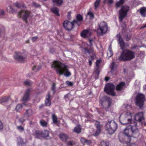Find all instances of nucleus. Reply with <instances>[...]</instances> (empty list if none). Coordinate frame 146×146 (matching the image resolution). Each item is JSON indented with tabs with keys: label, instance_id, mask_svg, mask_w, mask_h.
I'll return each instance as SVG.
<instances>
[{
	"label": "nucleus",
	"instance_id": "f257e3e1",
	"mask_svg": "<svg viewBox=\"0 0 146 146\" xmlns=\"http://www.w3.org/2000/svg\"><path fill=\"white\" fill-rule=\"evenodd\" d=\"M118 41L121 49L122 50L118 57L119 60L120 61L126 62L130 61L134 58L135 57V52L129 50H125V43L120 35H119Z\"/></svg>",
	"mask_w": 146,
	"mask_h": 146
},
{
	"label": "nucleus",
	"instance_id": "49530a36",
	"mask_svg": "<svg viewBox=\"0 0 146 146\" xmlns=\"http://www.w3.org/2000/svg\"><path fill=\"white\" fill-rule=\"evenodd\" d=\"M25 121V119L23 117L20 118L19 119V122L21 124H23V125H25V124H23V123Z\"/></svg>",
	"mask_w": 146,
	"mask_h": 146
},
{
	"label": "nucleus",
	"instance_id": "603ef678",
	"mask_svg": "<svg viewBox=\"0 0 146 146\" xmlns=\"http://www.w3.org/2000/svg\"><path fill=\"white\" fill-rule=\"evenodd\" d=\"M66 83L68 86H72L74 84L73 82L68 81H66Z\"/></svg>",
	"mask_w": 146,
	"mask_h": 146
},
{
	"label": "nucleus",
	"instance_id": "423d86ee",
	"mask_svg": "<svg viewBox=\"0 0 146 146\" xmlns=\"http://www.w3.org/2000/svg\"><path fill=\"white\" fill-rule=\"evenodd\" d=\"M115 89V86L112 83H108L105 85L104 91L108 95L115 96L116 95L114 92Z\"/></svg>",
	"mask_w": 146,
	"mask_h": 146
},
{
	"label": "nucleus",
	"instance_id": "393cba45",
	"mask_svg": "<svg viewBox=\"0 0 146 146\" xmlns=\"http://www.w3.org/2000/svg\"><path fill=\"white\" fill-rule=\"evenodd\" d=\"M17 143L18 146H24L25 145L23 139L20 137H19L17 138Z\"/></svg>",
	"mask_w": 146,
	"mask_h": 146
},
{
	"label": "nucleus",
	"instance_id": "09e8293b",
	"mask_svg": "<svg viewBox=\"0 0 146 146\" xmlns=\"http://www.w3.org/2000/svg\"><path fill=\"white\" fill-rule=\"evenodd\" d=\"M41 67L40 66L37 67L36 66H34L32 68L33 70H36V71H38L41 68Z\"/></svg>",
	"mask_w": 146,
	"mask_h": 146
},
{
	"label": "nucleus",
	"instance_id": "2eb2a0df",
	"mask_svg": "<svg viewBox=\"0 0 146 146\" xmlns=\"http://www.w3.org/2000/svg\"><path fill=\"white\" fill-rule=\"evenodd\" d=\"M14 58L20 62H24L26 57L22 56V53L20 52H15L14 56Z\"/></svg>",
	"mask_w": 146,
	"mask_h": 146
},
{
	"label": "nucleus",
	"instance_id": "1a4fd4ad",
	"mask_svg": "<svg viewBox=\"0 0 146 146\" xmlns=\"http://www.w3.org/2000/svg\"><path fill=\"white\" fill-rule=\"evenodd\" d=\"M129 8L128 6H122L121 9L119 11V20L121 22L123 18L126 17Z\"/></svg>",
	"mask_w": 146,
	"mask_h": 146
},
{
	"label": "nucleus",
	"instance_id": "774afa93",
	"mask_svg": "<svg viewBox=\"0 0 146 146\" xmlns=\"http://www.w3.org/2000/svg\"><path fill=\"white\" fill-rule=\"evenodd\" d=\"M4 13V11L3 10H1L0 11V15H2Z\"/></svg>",
	"mask_w": 146,
	"mask_h": 146
},
{
	"label": "nucleus",
	"instance_id": "37998d69",
	"mask_svg": "<svg viewBox=\"0 0 146 146\" xmlns=\"http://www.w3.org/2000/svg\"><path fill=\"white\" fill-rule=\"evenodd\" d=\"M24 85L26 86H30L32 83V82L30 81L29 80H26L23 82Z\"/></svg>",
	"mask_w": 146,
	"mask_h": 146
},
{
	"label": "nucleus",
	"instance_id": "7c9ffc66",
	"mask_svg": "<svg viewBox=\"0 0 146 146\" xmlns=\"http://www.w3.org/2000/svg\"><path fill=\"white\" fill-rule=\"evenodd\" d=\"M125 120L127 121L125 122L123 120H121V123L123 125H126L129 123H130L132 121V119L131 118H128L127 117H125Z\"/></svg>",
	"mask_w": 146,
	"mask_h": 146
},
{
	"label": "nucleus",
	"instance_id": "5701e85b",
	"mask_svg": "<svg viewBox=\"0 0 146 146\" xmlns=\"http://www.w3.org/2000/svg\"><path fill=\"white\" fill-rule=\"evenodd\" d=\"M33 114V110L31 108L26 110L24 114L25 117H29L32 116Z\"/></svg>",
	"mask_w": 146,
	"mask_h": 146
},
{
	"label": "nucleus",
	"instance_id": "72a5a7b5",
	"mask_svg": "<svg viewBox=\"0 0 146 146\" xmlns=\"http://www.w3.org/2000/svg\"><path fill=\"white\" fill-rule=\"evenodd\" d=\"M81 128L80 125H78L74 128L73 131L77 133H80L81 132Z\"/></svg>",
	"mask_w": 146,
	"mask_h": 146
},
{
	"label": "nucleus",
	"instance_id": "5fc2aeb1",
	"mask_svg": "<svg viewBox=\"0 0 146 146\" xmlns=\"http://www.w3.org/2000/svg\"><path fill=\"white\" fill-rule=\"evenodd\" d=\"M33 5L36 8H39L40 7V5L36 3L35 2H33Z\"/></svg>",
	"mask_w": 146,
	"mask_h": 146
},
{
	"label": "nucleus",
	"instance_id": "680f3d73",
	"mask_svg": "<svg viewBox=\"0 0 146 146\" xmlns=\"http://www.w3.org/2000/svg\"><path fill=\"white\" fill-rule=\"evenodd\" d=\"M91 143L90 140H89L86 139V143L88 144H90Z\"/></svg>",
	"mask_w": 146,
	"mask_h": 146
},
{
	"label": "nucleus",
	"instance_id": "c03bdc74",
	"mask_svg": "<svg viewBox=\"0 0 146 146\" xmlns=\"http://www.w3.org/2000/svg\"><path fill=\"white\" fill-rule=\"evenodd\" d=\"M56 84L55 83H53L52 85L51 90L53 92V94H54L56 92Z\"/></svg>",
	"mask_w": 146,
	"mask_h": 146
},
{
	"label": "nucleus",
	"instance_id": "c756f323",
	"mask_svg": "<svg viewBox=\"0 0 146 146\" xmlns=\"http://www.w3.org/2000/svg\"><path fill=\"white\" fill-rule=\"evenodd\" d=\"M9 99V97L8 96L2 97L0 99V103L3 105H4L8 102Z\"/></svg>",
	"mask_w": 146,
	"mask_h": 146
},
{
	"label": "nucleus",
	"instance_id": "79ce46f5",
	"mask_svg": "<svg viewBox=\"0 0 146 146\" xmlns=\"http://www.w3.org/2000/svg\"><path fill=\"white\" fill-rule=\"evenodd\" d=\"M17 128L18 130L21 132H23L24 130V127L21 125L17 126Z\"/></svg>",
	"mask_w": 146,
	"mask_h": 146
},
{
	"label": "nucleus",
	"instance_id": "864d4df0",
	"mask_svg": "<svg viewBox=\"0 0 146 146\" xmlns=\"http://www.w3.org/2000/svg\"><path fill=\"white\" fill-rule=\"evenodd\" d=\"M86 139L84 138H81L80 139V141L82 144H84L86 143Z\"/></svg>",
	"mask_w": 146,
	"mask_h": 146
},
{
	"label": "nucleus",
	"instance_id": "e2e57ef3",
	"mask_svg": "<svg viewBox=\"0 0 146 146\" xmlns=\"http://www.w3.org/2000/svg\"><path fill=\"white\" fill-rule=\"evenodd\" d=\"M93 41V40L92 39H90L89 40V43L91 45H92V42Z\"/></svg>",
	"mask_w": 146,
	"mask_h": 146
},
{
	"label": "nucleus",
	"instance_id": "de8ad7c7",
	"mask_svg": "<svg viewBox=\"0 0 146 146\" xmlns=\"http://www.w3.org/2000/svg\"><path fill=\"white\" fill-rule=\"evenodd\" d=\"M95 72L96 74L98 75L100 73L99 67H96L95 68Z\"/></svg>",
	"mask_w": 146,
	"mask_h": 146
},
{
	"label": "nucleus",
	"instance_id": "58836bf2",
	"mask_svg": "<svg viewBox=\"0 0 146 146\" xmlns=\"http://www.w3.org/2000/svg\"><path fill=\"white\" fill-rule=\"evenodd\" d=\"M52 118L53 121V122L54 123H57V117L54 114H53L52 116Z\"/></svg>",
	"mask_w": 146,
	"mask_h": 146
},
{
	"label": "nucleus",
	"instance_id": "f704fd0d",
	"mask_svg": "<svg viewBox=\"0 0 146 146\" xmlns=\"http://www.w3.org/2000/svg\"><path fill=\"white\" fill-rule=\"evenodd\" d=\"M117 66L114 62H112L111 65V72L113 73V71L116 70Z\"/></svg>",
	"mask_w": 146,
	"mask_h": 146
},
{
	"label": "nucleus",
	"instance_id": "4d7b16f0",
	"mask_svg": "<svg viewBox=\"0 0 146 146\" xmlns=\"http://www.w3.org/2000/svg\"><path fill=\"white\" fill-rule=\"evenodd\" d=\"M3 128V125L2 122L0 120V131L2 130Z\"/></svg>",
	"mask_w": 146,
	"mask_h": 146
},
{
	"label": "nucleus",
	"instance_id": "c85d7f7f",
	"mask_svg": "<svg viewBox=\"0 0 146 146\" xmlns=\"http://www.w3.org/2000/svg\"><path fill=\"white\" fill-rule=\"evenodd\" d=\"M140 13L141 16L144 17L146 16V7H142L140 9Z\"/></svg>",
	"mask_w": 146,
	"mask_h": 146
},
{
	"label": "nucleus",
	"instance_id": "8fccbe9b",
	"mask_svg": "<svg viewBox=\"0 0 146 146\" xmlns=\"http://www.w3.org/2000/svg\"><path fill=\"white\" fill-rule=\"evenodd\" d=\"M101 62V60H97L96 62V67H99V65Z\"/></svg>",
	"mask_w": 146,
	"mask_h": 146
},
{
	"label": "nucleus",
	"instance_id": "dca6fc26",
	"mask_svg": "<svg viewBox=\"0 0 146 146\" xmlns=\"http://www.w3.org/2000/svg\"><path fill=\"white\" fill-rule=\"evenodd\" d=\"M95 121L96 122L95 125L96 126L97 130L94 134V135L97 136L101 132L102 126L100 124L99 121Z\"/></svg>",
	"mask_w": 146,
	"mask_h": 146
},
{
	"label": "nucleus",
	"instance_id": "e433bc0d",
	"mask_svg": "<svg viewBox=\"0 0 146 146\" xmlns=\"http://www.w3.org/2000/svg\"><path fill=\"white\" fill-rule=\"evenodd\" d=\"M101 0H96L94 3V8L96 9L98 8L100 5Z\"/></svg>",
	"mask_w": 146,
	"mask_h": 146
},
{
	"label": "nucleus",
	"instance_id": "f3484780",
	"mask_svg": "<svg viewBox=\"0 0 146 146\" xmlns=\"http://www.w3.org/2000/svg\"><path fill=\"white\" fill-rule=\"evenodd\" d=\"M31 92L30 89H28L26 90L22 98V99L23 101H26L29 100Z\"/></svg>",
	"mask_w": 146,
	"mask_h": 146
},
{
	"label": "nucleus",
	"instance_id": "6e6d98bb",
	"mask_svg": "<svg viewBox=\"0 0 146 146\" xmlns=\"http://www.w3.org/2000/svg\"><path fill=\"white\" fill-rule=\"evenodd\" d=\"M125 38L126 41H129L131 39V37L130 36H129L127 35L125 36Z\"/></svg>",
	"mask_w": 146,
	"mask_h": 146
},
{
	"label": "nucleus",
	"instance_id": "9b49d317",
	"mask_svg": "<svg viewBox=\"0 0 146 146\" xmlns=\"http://www.w3.org/2000/svg\"><path fill=\"white\" fill-rule=\"evenodd\" d=\"M138 129L135 126L129 125L127 127L124 131V135L125 136L131 135V133L138 131Z\"/></svg>",
	"mask_w": 146,
	"mask_h": 146
},
{
	"label": "nucleus",
	"instance_id": "2f4dec72",
	"mask_svg": "<svg viewBox=\"0 0 146 146\" xmlns=\"http://www.w3.org/2000/svg\"><path fill=\"white\" fill-rule=\"evenodd\" d=\"M63 0H52L53 3L57 6H60L63 3Z\"/></svg>",
	"mask_w": 146,
	"mask_h": 146
},
{
	"label": "nucleus",
	"instance_id": "6e6552de",
	"mask_svg": "<svg viewBox=\"0 0 146 146\" xmlns=\"http://www.w3.org/2000/svg\"><path fill=\"white\" fill-rule=\"evenodd\" d=\"M144 117L143 112H139L136 114L135 116L134 126L136 127L139 125H142V121L144 120Z\"/></svg>",
	"mask_w": 146,
	"mask_h": 146
},
{
	"label": "nucleus",
	"instance_id": "b1692460",
	"mask_svg": "<svg viewBox=\"0 0 146 146\" xmlns=\"http://www.w3.org/2000/svg\"><path fill=\"white\" fill-rule=\"evenodd\" d=\"M49 132L47 130L42 131V138L45 139H49L50 137L49 136Z\"/></svg>",
	"mask_w": 146,
	"mask_h": 146
},
{
	"label": "nucleus",
	"instance_id": "c9c22d12",
	"mask_svg": "<svg viewBox=\"0 0 146 146\" xmlns=\"http://www.w3.org/2000/svg\"><path fill=\"white\" fill-rule=\"evenodd\" d=\"M124 3V0H119V1L117 2L115 4V6L117 8L121 6Z\"/></svg>",
	"mask_w": 146,
	"mask_h": 146
},
{
	"label": "nucleus",
	"instance_id": "13d9d810",
	"mask_svg": "<svg viewBox=\"0 0 146 146\" xmlns=\"http://www.w3.org/2000/svg\"><path fill=\"white\" fill-rule=\"evenodd\" d=\"M38 38L37 36L34 37L32 38V40L33 42L35 41Z\"/></svg>",
	"mask_w": 146,
	"mask_h": 146
},
{
	"label": "nucleus",
	"instance_id": "bb28decb",
	"mask_svg": "<svg viewBox=\"0 0 146 146\" xmlns=\"http://www.w3.org/2000/svg\"><path fill=\"white\" fill-rule=\"evenodd\" d=\"M51 11L56 15L60 16L59 9L56 7H53L51 9Z\"/></svg>",
	"mask_w": 146,
	"mask_h": 146
},
{
	"label": "nucleus",
	"instance_id": "3c124183",
	"mask_svg": "<svg viewBox=\"0 0 146 146\" xmlns=\"http://www.w3.org/2000/svg\"><path fill=\"white\" fill-rule=\"evenodd\" d=\"M68 146H73L74 144V143L72 141H69L67 143Z\"/></svg>",
	"mask_w": 146,
	"mask_h": 146
},
{
	"label": "nucleus",
	"instance_id": "9d476101",
	"mask_svg": "<svg viewBox=\"0 0 146 146\" xmlns=\"http://www.w3.org/2000/svg\"><path fill=\"white\" fill-rule=\"evenodd\" d=\"M145 100V96L142 94H139L137 96L135 99V104L141 109H142L143 107Z\"/></svg>",
	"mask_w": 146,
	"mask_h": 146
},
{
	"label": "nucleus",
	"instance_id": "f8f14e48",
	"mask_svg": "<svg viewBox=\"0 0 146 146\" xmlns=\"http://www.w3.org/2000/svg\"><path fill=\"white\" fill-rule=\"evenodd\" d=\"M83 48L84 50L83 51L84 54H86L88 53L90 55L89 59L93 60L96 58V56L93 48H90L89 49L88 47H84Z\"/></svg>",
	"mask_w": 146,
	"mask_h": 146
},
{
	"label": "nucleus",
	"instance_id": "69168bd1",
	"mask_svg": "<svg viewBox=\"0 0 146 146\" xmlns=\"http://www.w3.org/2000/svg\"><path fill=\"white\" fill-rule=\"evenodd\" d=\"M89 63L90 66H91L92 64V60L89 59Z\"/></svg>",
	"mask_w": 146,
	"mask_h": 146
},
{
	"label": "nucleus",
	"instance_id": "a18cd8bd",
	"mask_svg": "<svg viewBox=\"0 0 146 146\" xmlns=\"http://www.w3.org/2000/svg\"><path fill=\"white\" fill-rule=\"evenodd\" d=\"M87 15H89L90 16V19H92L94 17V15L92 12H88L87 13Z\"/></svg>",
	"mask_w": 146,
	"mask_h": 146
},
{
	"label": "nucleus",
	"instance_id": "0eeeda50",
	"mask_svg": "<svg viewBox=\"0 0 146 146\" xmlns=\"http://www.w3.org/2000/svg\"><path fill=\"white\" fill-rule=\"evenodd\" d=\"M31 11L27 10H22L19 11L17 14L18 17L21 18L26 23H28L27 19L29 17Z\"/></svg>",
	"mask_w": 146,
	"mask_h": 146
},
{
	"label": "nucleus",
	"instance_id": "39448f33",
	"mask_svg": "<svg viewBox=\"0 0 146 146\" xmlns=\"http://www.w3.org/2000/svg\"><path fill=\"white\" fill-rule=\"evenodd\" d=\"M108 30V27L107 23L104 21L101 22L98 24V28L97 32L98 35L101 36L106 33Z\"/></svg>",
	"mask_w": 146,
	"mask_h": 146
},
{
	"label": "nucleus",
	"instance_id": "4468645a",
	"mask_svg": "<svg viewBox=\"0 0 146 146\" xmlns=\"http://www.w3.org/2000/svg\"><path fill=\"white\" fill-rule=\"evenodd\" d=\"M74 23L70 22L67 20L65 21L63 23V25L64 28L66 30L70 31L74 27Z\"/></svg>",
	"mask_w": 146,
	"mask_h": 146
},
{
	"label": "nucleus",
	"instance_id": "ea45409f",
	"mask_svg": "<svg viewBox=\"0 0 146 146\" xmlns=\"http://www.w3.org/2000/svg\"><path fill=\"white\" fill-rule=\"evenodd\" d=\"M107 55L109 58L111 57L113 55V53L112 50L111 48L110 47L109 48V52H107Z\"/></svg>",
	"mask_w": 146,
	"mask_h": 146
},
{
	"label": "nucleus",
	"instance_id": "a211bd4d",
	"mask_svg": "<svg viewBox=\"0 0 146 146\" xmlns=\"http://www.w3.org/2000/svg\"><path fill=\"white\" fill-rule=\"evenodd\" d=\"M125 86V83L123 82H121L117 84L116 87V90L118 92L121 91L124 89Z\"/></svg>",
	"mask_w": 146,
	"mask_h": 146
},
{
	"label": "nucleus",
	"instance_id": "052dcab7",
	"mask_svg": "<svg viewBox=\"0 0 146 146\" xmlns=\"http://www.w3.org/2000/svg\"><path fill=\"white\" fill-rule=\"evenodd\" d=\"M108 1V3L110 4H112L113 2V0H104V1Z\"/></svg>",
	"mask_w": 146,
	"mask_h": 146
},
{
	"label": "nucleus",
	"instance_id": "4be33fe9",
	"mask_svg": "<svg viewBox=\"0 0 146 146\" xmlns=\"http://www.w3.org/2000/svg\"><path fill=\"white\" fill-rule=\"evenodd\" d=\"M42 131L36 130L35 131L33 135L36 138L41 139L42 138Z\"/></svg>",
	"mask_w": 146,
	"mask_h": 146
},
{
	"label": "nucleus",
	"instance_id": "f03ea898",
	"mask_svg": "<svg viewBox=\"0 0 146 146\" xmlns=\"http://www.w3.org/2000/svg\"><path fill=\"white\" fill-rule=\"evenodd\" d=\"M52 67L55 69L57 73L60 75L64 74L67 77H70L71 75V73L68 71V66L59 61H54Z\"/></svg>",
	"mask_w": 146,
	"mask_h": 146
},
{
	"label": "nucleus",
	"instance_id": "4c0bfd02",
	"mask_svg": "<svg viewBox=\"0 0 146 146\" xmlns=\"http://www.w3.org/2000/svg\"><path fill=\"white\" fill-rule=\"evenodd\" d=\"M109 143L108 142L103 141L100 145V146H109Z\"/></svg>",
	"mask_w": 146,
	"mask_h": 146
},
{
	"label": "nucleus",
	"instance_id": "ddd939ff",
	"mask_svg": "<svg viewBox=\"0 0 146 146\" xmlns=\"http://www.w3.org/2000/svg\"><path fill=\"white\" fill-rule=\"evenodd\" d=\"M132 137V135L125 136L123 134L119 135V139L121 142L127 144L130 143Z\"/></svg>",
	"mask_w": 146,
	"mask_h": 146
},
{
	"label": "nucleus",
	"instance_id": "6ab92c4d",
	"mask_svg": "<svg viewBox=\"0 0 146 146\" xmlns=\"http://www.w3.org/2000/svg\"><path fill=\"white\" fill-rule=\"evenodd\" d=\"M52 99L51 98L50 94L49 92L47 93L46 96L45 100V105L47 106H49L51 104V101Z\"/></svg>",
	"mask_w": 146,
	"mask_h": 146
},
{
	"label": "nucleus",
	"instance_id": "a19ab883",
	"mask_svg": "<svg viewBox=\"0 0 146 146\" xmlns=\"http://www.w3.org/2000/svg\"><path fill=\"white\" fill-rule=\"evenodd\" d=\"M22 108V106L21 104H19L17 105L15 108V110L17 112L19 111Z\"/></svg>",
	"mask_w": 146,
	"mask_h": 146
},
{
	"label": "nucleus",
	"instance_id": "473e14b6",
	"mask_svg": "<svg viewBox=\"0 0 146 146\" xmlns=\"http://www.w3.org/2000/svg\"><path fill=\"white\" fill-rule=\"evenodd\" d=\"M40 124L43 127H47L48 125V122L43 119L40 121Z\"/></svg>",
	"mask_w": 146,
	"mask_h": 146
},
{
	"label": "nucleus",
	"instance_id": "20e7f679",
	"mask_svg": "<svg viewBox=\"0 0 146 146\" xmlns=\"http://www.w3.org/2000/svg\"><path fill=\"white\" fill-rule=\"evenodd\" d=\"M100 103L103 108L107 110L109 108L112 104V99L110 98L105 96L100 100Z\"/></svg>",
	"mask_w": 146,
	"mask_h": 146
},
{
	"label": "nucleus",
	"instance_id": "a878e982",
	"mask_svg": "<svg viewBox=\"0 0 146 146\" xmlns=\"http://www.w3.org/2000/svg\"><path fill=\"white\" fill-rule=\"evenodd\" d=\"M59 137L60 139L63 141L66 142L68 136L67 135L64 133H60L59 134Z\"/></svg>",
	"mask_w": 146,
	"mask_h": 146
},
{
	"label": "nucleus",
	"instance_id": "7ed1b4c3",
	"mask_svg": "<svg viewBox=\"0 0 146 146\" xmlns=\"http://www.w3.org/2000/svg\"><path fill=\"white\" fill-rule=\"evenodd\" d=\"M106 129L108 134H113L116 130L117 125L116 123L113 121H109L105 126Z\"/></svg>",
	"mask_w": 146,
	"mask_h": 146
},
{
	"label": "nucleus",
	"instance_id": "338daca9",
	"mask_svg": "<svg viewBox=\"0 0 146 146\" xmlns=\"http://www.w3.org/2000/svg\"><path fill=\"white\" fill-rule=\"evenodd\" d=\"M110 79V78L108 77H106L105 78V80L107 82Z\"/></svg>",
	"mask_w": 146,
	"mask_h": 146
},
{
	"label": "nucleus",
	"instance_id": "cd10ccee",
	"mask_svg": "<svg viewBox=\"0 0 146 146\" xmlns=\"http://www.w3.org/2000/svg\"><path fill=\"white\" fill-rule=\"evenodd\" d=\"M14 5L18 8H25L26 7V6L22 2L18 3V2H16L14 3Z\"/></svg>",
	"mask_w": 146,
	"mask_h": 146
},
{
	"label": "nucleus",
	"instance_id": "412c9836",
	"mask_svg": "<svg viewBox=\"0 0 146 146\" xmlns=\"http://www.w3.org/2000/svg\"><path fill=\"white\" fill-rule=\"evenodd\" d=\"M76 18L77 19L74 20L73 22H74L75 24L79 26L80 25V22L83 21V17L81 15L79 14L77 15Z\"/></svg>",
	"mask_w": 146,
	"mask_h": 146
},
{
	"label": "nucleus",
	"instance_id": "bf43d9fd",
	"mask_svg": "<svg viewBox=\"0 0 146 146\" xmlns=\"http://www.w3.org/2000/svg\"><path fill=\"white\" fill-rule=\"evenodd\" d=\"M71 11H69L68 13L67 17L69 19H70L71 18Z\"/></svg>",
	"mask_w": 146,
	"mask_h": 146
},
{
	"label": "nucleus",
	"instance_id": "aec40b11",
	"mask_svg": "<svg viewBox=\"0 0 146 146\" xmlns=\"http://www.w3.org/2000/svg\"><path fill=\"white\" fill-rule=\"evenodd\" d=\"M91 35V32L88 29L83 30L81 33V36L84 38L89 36Z\"/></svg>",
	"mask_w": 146,
	"mask_h": 146
},
{
	"label": "nucleus",
	"instance_id": "0e129e2a",
	"mask_svg": "<svg viewBox=\"0 0 146 146\" xmlns=\"http://www.w3.org/2000/svg\"><path fill=\"white\" fill-rule=\"evenodd\" d=\"M50 51L51 53H52L55 52V50L53 48H51L50 49Z\"/></svg>",
	"mask_w": 146,
	"mask_h": 146
}]
</instances>
